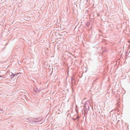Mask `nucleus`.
Segmentation results:
<instances>
[{"mask_svg": "<svg viewBox=\"0 0 130 130\" xmlns=\"http://www.w3.org/2000/svg\"><path fill=\"white\" fill-rule=\"evenodd\" d=\"M2 76H0V77H2Z\"/></svg>", "mask_w": 130, "mask_h": 130, "instance_id": "13", "label": "nucleus"}, {"mask_svg": "<svg viewBox=\"0 0 130 130\" xmlns=\"http://www.w3.org/2000/svg\"><path fill=\"white\" fill-rule=\"evenodd\" d=\"M93 89H96V87H95V88H93Z\"/></svg>", "mask_w": 130, "mask_h": 130, "instance_id": "12", "label": "nucleus"}, {"mask_svg": "<svg viewBox=\"0 0 130 130\" xmlns=\"http://www.w3.org/2000/svg\"><path fill=\"white\" fill-rule=\"evenodd\" d=\"M89 25V24L88 23H87L86 24V25L87 26H88Z\"/></svg>", "mask_w": 130, "mask_h": 130, "instance_id": "9", "label": "nucleus"}, {"mask_svg": "<svg viewBox=\"0 0 130 130\" xmlns=\"http://www.w3.org/2000/svg\"><path fill=\"white\" fill-rule=\"evenodd\" d=\"M84 105V116L86 117V116L87 115L88 111L89 110V105L86 103H85Z\"/></svg>", "mask_w": 130, "mask_h": 130, "instance_id": "1", "label": "nucleus"}, {"mask_svg": "<svg viewBox=\"0 0 130 130\" xmlns=\"http://www.w3.org/2000/svg\"><path fill=\"white\" fill-rule=\"evenodd\" d=\"M97 79H96L95 80L93 81V85H92V88L93 87H94V85H95V84H96L95 82H96V80Z\"/></svg>", "mask_w": 130, "mask_h": 130, "instance_id": "4", "label": "nucleus"}, {"mask_svg": "<svg viewBox=\"0 0 130 130\" xmlns=\"http://www.w3.org/2000/svg\"><path fill=\"white\" fill-rule=\"evenodd\" d=\"M28 121L31 123H37L39 122V121L35 120V119H32L31 120H28Z\"/></svg>", "mask_w": 130, "mask_h": 130, "instance_id": "2", "label": "nucleus"}, {"mask_svg": "<svg viewBox=\"0 0 130 130\" xmlns=\"http://www.w3.org/2000/svg\"><path fill=\"white\" fill-rule=\"evenodd\" d=\"M72 119L73 120H74V121H75L76 120V119L75 118H73Z\"/></svg>", "mask_w": 130, "mask_h": 130, "instance_id": "11", "label": "nucleus"}, {"mask_svg": "<svg viewBox=\"0 0 130 130\" xmlns=\"http://www.w3.org/2000/svg\"><path fill=\"white\" fill-rule=\"evenodd\" d=\"M73 83H74V84L75 85L76 84V81L75 79L74 80V82Z\"/></svg>", "mask_w": 130, "mask_h": 130, "instance_id": "10", "label": "nucleus"}, {"mask_svg": "<svg viewBox=\"0 0 130 130\" xmlns=\"http://www.w3.org/2000/svg\"><path fill=\"white\" fill-rule=\"evenodd\" d=\"M34 90L35 92L36 93L37 92L39 91V90L37 87H36V88H34Z\"/></svg>", "mask_w": 130, "mask_h": 130, "instance_id": "3", "label": "nucleus"}, {"mask_svg": "<svg viewBox=\"0 0 130 130\" xmlns=\"http://www.w3.org/2000/svg\"><path fill=\"white\" fill-rule=\"evenodd\" d=\"M80 118V117L79 116H76V118H75L76 120V119H79Z\"/></svg>", "mask_w": 130, "mask_h": 130, "instance_id": "7", "label": "nucleus"}, {"mask_svg": "<svg viewBox=\"0 0 130 130\" xmlns=\"http://www.w3.org/2000/svg\"><path fill=\"white\" fill-rule=\"evenodd\" d=\"M73 82H72L71 84V88L73 89Z\"/></svg>", "mask_w": 130, "mask_h": 130, "instance_id": "6", "label": "nucleus"}, {"mask_svg": "<svg viewBox=\"0 0 130 130\" xmlns=\"http://www.w3.org/2000/svg\"><path fill=\"white\" fill-rule=\"evenodd\" d=\"M75 79H74V78H72V77L71 78V81L72 82H73V81Z\"/></svg>", "mask_w": 130, "mask_h": 130, "instance_id": "8", "label": "nucleus"}, {"mask_svg": "<svg viewBox=\"0 0 130 130\" xmlns=\"http://www.w3.org/2000/svg\"><path fill=\"white\" fill-rule=\"evenodd\" d=\"M10 75H11L12 77H13L15 76V74L12 73H11L10 74Z\"/></svg>", "mask_w": 130, "mask_h": 130, "instance_id": "5", "label": "nucleus"}]
</instances>
